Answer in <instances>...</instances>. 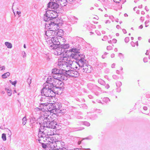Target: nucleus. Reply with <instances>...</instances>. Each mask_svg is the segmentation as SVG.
<instances>
[{"mask_svg": "<svg viewBox=\"0 0 150 150\" xmlns=\"http://www.w3.org/2000/svg\"><path fill=\"white\" fill-rule=\"evenodd\" d=\"M146 18H149V16L148 15H147V16H146Z\"/></svg>", "mask_w": 150, "mask_h": 150, "instance_id": "nucleus-42", "label": "nucleus"}, {"mask_svg": "<svg viewBox=\"0 0 150 150\" xmlns=\"http://www.w3.org/2000/svg\"><path fill=\"white\" fill-rule=\"evenodd\" d=\"M16 81H14V82H12L11 83L12 85L15 86L16 84Z\"/></svg>", "mask_w": 150, "mask_h": 150, "instance_id": "nucleus-33", "label": "nucleus"}, {"mask_svg": "<svg viewBox=\"0 0 150 150\" xmlns=\"http://www.w3.org/2000/svg\"><path fill=\"white\" fill-rule=\"evenodd\" d=\"M55 78L53 79V82H52L55 87L56 88L57 91H55V92H57V94H60V93L62 92V90H61L59 88V86L62 84V83L61 81L62 79L61 77L53 76Z\"/></svg>", "mask_w": 150, "mask_h": 150, "instance_id": "nucleus-5", "label": "nucleus"}, {"mask_svg": "<svg viewBox=\"0 0 150 150\" xmlns=\"http://www.w3.org/2000/svg\"><path fill=\"white\" fill-rule=\"evenodd\" d=\"M83 72L86 73H90L93 70V68L91 66L88 64H85L83 67Z\"/></svg>", "mask_w": 150, "mask_h": 150, "instance_id": "nucleus-11", "label": "nucleus"}, {"mask_svg": "<svg viewBox=\"0 0 150 150\" xmlns=\"http://www.w3.org/2000/svg\"><path fill=\"white\" fill-rule=\"evenodd\" d=\"M105 16L106 17H108V15L107 14H105Z\"/></svg>", "mask_w": 150, "mask_h": 150, "instance_id": "nucleus-41", "label": "nucleus"}, {"mask_svg": "<svg viewBox=\"0 0 150 150\" xmlns=\"http://www.w3.org/2000/svg\"><path fill=\"white\" fill-rule=\"evenodd\" d=\"M26 117H24L23 118V124L24 125H25L26 123Z\"/></svg>", "mask_w": 150, "mask_h": 150, "instance_id": "nucleus-27", "label": "nucleus"}, {"mask_svg": "<svg viewBox=\"0 0 150 150\" xmlns=\"http://www.w3.org/2000/svg\"><path fill=\"white\" fill-rule=\"evenodd\" d=\"M139 11H136V13H137L138 14V13H139Z\"/></svg>", "mask_w": 150, "mask_h": 150, "instance_id": "nucleus-43", "label": "nucleus"}, {"mask_svg": "<svg viewBox=\"0 0 150 150\" xmlns=\"http://www.w3.org/2000/svg\"><path fill=\"white\" fill-rule=\"evenodd\" d=\"M42 138H40V139H39V141H40V140H41L42 139Z\"/></svg>", "mask_w": 150, "mask_h": 150, "instance_id": "nucleus-47", "label": "nucleus"}, {"mask_svg": "<svg viewBox=\"0 0 150 150\" xmlns=\"http://www.w3.org/2000/svg\"><path fill=\"white\" fill-rule=\"evenodd\" d=\"M7 92L8 93V94L9 96H10L11 95V90L9 89H6Z\"/></svg>", "mask_w": 150, "mask_h": 150, "instance_id": "nucleus-26", "label": "nucleus"}, {"mask_svg": "<svg viewBox=\"0 0 150 150\" xmlns=\"http://www.w3.org/2000/svg\"><path fill=\"white\" fill-rule=\"evenodd\" d=\"M2 138L4 141H5L6 140V135L5 134H3L2 135Z\"/></svg>", "mask_w": 150, "mask_h": 150, "instance_id": "nucleus-25", "label": "nucleus"}, {"mask_svg": "<svg viewBox=\"0 0 150 150\" xmlns=\"http://www.w3.org/2000/svg\"><path fill=\"white\" fill-rule=\"evenodd\" d=\"M24 47L25 48H26V46L25 44H24Z\"/></svg>", "mask_w": 150, "mask_h": 150, "instance_id": "nucleus-44", "label": "nucleus"}, {"mask_svg": "<svg viewBox=\"0 0 150 150\" xmlns=\"http://www.w3.org/2000/svg\"><path fill=\"white\" fill-rule=\"evenodd\" d=\"M145 9L147 11H148L149 10V9H148L147 7L146 6L145 7Z\"/></svg>", "mask_w": 150, "mask_h": 150, "instance_id": "nucleus-35", "label": "nucleus"}, {"mask_svg": "<svg viewBox=\"0 0 150 150\" xmlns=\"http://www.w3.org/2000/svg\"><path fill=\"white\" fill-rule=\"evenodd\" d=\"M39 107L35 108L36 111L44 110L48 111L50 113L55 114L57 113L59 110V106L57 103H41Z\"/></svg>", "mask_w": 150, "mask_h": 150, "instance_id": "nucleus-1", "label": "nucleus"}, {"mask_svg": "<svg viewBox=\"0 0 150 150\" xmlns=\"http://www.w3.org/2000/svg\"><path fill=\"white\" fill-rule=\"evenodd\" d=\"M44 94L47 97H53L55 95L54 91L52 90L43 88L42 91Z\"/></svg>", "mask_w": 150, "mask_h": 150, "instance_id": "nucleus-9", "label": "nucleus"}, {"mask_svg": "<svg viewBox=\"0 0 150 150\" xmlns=\"http://www.w3.org/2000/svg\"><path fill=\"white\" fill-rule=\"evenodd\" d=\"M5 44L8 48H11L12 47V44L10 42H6L5 43Z\"/></svg>", "mask_w": 150, "mask_h": 150, "instance_id": "nucleus-24", "label": "nucleus"}, {"mask_svg": "<svg viewBox=\"0 0 150 150\" xmlns=\"http://www.w3.org/2000/svg\"><path fill=\"white\" fill-rule=\"evenodd\" d=\"M56 142L55 141H54L51 143H46V144H47V147H48L49 146V145H51V144H52V143L54 142Z\"/></svg>", "mask_w": 150, "mask_h": 150, "instance_id": "nucleus-28", "label": "nucleus"}, {"mask_svg": "<svg viewBox=\"0 0 150 150\" xmlns=\"http://www.w3.org/2000/svg\"><path fill=\"white\" fill-rule=\"evenodd\" d=\"M137 1H136V0H135L134 1V2L135 3H137Z\"/></svg>", "mask_w": 150, "mask_h": 150, "instance_id": "nucleus-45", "label": "nucleus"}, {"mask_svg": "<svg viewBox=\"0 0 150 150\" xmlns=\"http://www.w3.org/2000/svg\"><path fill=\"white\" fill-rule=\"evenodd\" d=\"M141 14H142L144 15L145 14V12L143 11H141Z\"/></svg>", "mask_w": 150, "mask_h": 150, "instance_id": "nucleus-37", "label": "nucleus"}, {"mask_svg": "<svg viewBox=\"0 0 150 150\" xmlns=\"http://www.w3.org/2000/svg\"><path fill=\"white\" fill-rule=\"evenodd\" d=\"M93 7H91V8L90 9H91V10H92V9H93Z\"/></svg>", "mask_w": 150, "mask_h": 150, "instance_id": "nucleus-46", "label": "nucleus"}, {"mask_svg": "<svg viewBox=\"0 0 150 150\" xmlns=\"http://www.w3.org/2000/svg\"><path fill=\"white\" fill-rule=\"evenodd\" d=\"M51 2H49L47 4V7L54 10L57 9L59 6V3L62 6H65L67 4V2H71L73 0H50Z\"/></svg>", "mask_w": 150, "mask_h": 150, "instance_id": "nucleus-4", "label": "nucleus"}, {"mask_svg": "<svg viewBox=\"0 0 150 150\" xmlns=\"http://www.w3.org/2000/svg\"><path fill=\"white\" fill-rule=\"evenodd\" d=\"M13 12L14 13V15H15V13L14 12Z\"/></svg>", "mask_w": 150, "mask_h": 150, "instance_id": "nucleus-52", "label": "nucleus"}, {"mask_svg": "<svg viewBox=\"0 0 150 150\" xmlns=\"http://www.w3.org/2000/svg\"><path fill=\"white\" fill-rule=\"evenodd\" d=\"M5 69V67L4 66H2L1 67H0V70H4Z\"/></svg>", "mask_w": 150, "mask_h": 150, "instance_id": "nucleus-31", "label": "nucleus"}, {"mask_svg": "<svg viewBox=\"0 0 150 150\" xmlns=\"http://www.w3.org/2000/svg\"><path fill=\"white\" fill-rule=\"evenodd\" d=\"M61 21V19H57V21H55L54 22H52L50 21L51 23H48L49 26V28L52 31L56 32L59 29L58 25L60 23V22Z\"/></svg>", "mask_w": 150, "mask_h": 150, "instance_id": "nucleus-6", "label": "nucleus"}, {"mask_svg": "<svg viewBox=\"0 0 150 150\" xmlns=\"http://www.w3.org/2000/svg\"><path fill=\"white\" fill-rule=\"evenodd\" d=\"M21 13V12L20 11H17L16 12V14L17 15L18 17H19L20 16V14Z\"/></svg>", "mask_w": 150, "mask_h": 150, "instance_id": "nucleus-29", "label": "nucleus"}, {"mask_svg": "<svg viewBox=\"0 0 150 150\" xmlns=\"http://www.w3.org/2000/svg\"><path fill=\"white\" fill-rule=\"evenodd\" d=\"M54 86L52 84V83H48L47 85H46L45 88H43L46 89H47L52 90L54 91V88H55Z\"/></svg>", "mask_w": 150, "mask_h": 150, "instance_id": "nucleus-16", "label": "nucleus"}, {"mask_svg": "<svg viewBox=\"0 0 150 150\" xmlns=\"http://www.w3.org/2000/svg\"><path fill=\"white\" fill-rule=\"evenodd\" d=\"M46 122V126L47 127L49 128L54 129L56 127L55 126V124L53 122H50V121H47Z\"/></svg>", "mask_w": 150, "mask_h": 150, "instance_id": "nucleus-13", "label": "nucleus"}, {"mask_svg": "<svg viewBox=\"0 0 150 150\" xmlns=\"http://www.w3.org/2000/svg\"><path fill=\"white\" fill-rule=\"evenodd\" d=\"M121 0H113L116 3H119Z\"/></svg>", "mask_w": 150, "mask_h": 150, "instance_id": "nucleus-32", "label": "nucleus"}, {"mask_svg": "<svg viewBox=\"0 0 150 150\" xmlns=\"http://www.w3.org/2000/svg\"><path fill=\"white\" fill-rule=\"evenodd\" d=\"M59 47H60L61 49L60 50H61V48H62L65 49H68L69 48V46L68 44H62L60 45Z\"/></svg>", "mask_w": 150, "mask_h": 150, "instance_id": "nucleus-22", "label": "nucleus"}, {"mask_svg": "<svg viewBox=\"0 0 150 150\" xmlns=\"http://www.w3.org/2000/svg\"><path fill=\"white\" fill-rule=\"evenodd\" d=\"M62 69L60 68V70H59L58 69H55L52 70V73L56 75H57L58 76L62 77L61 75L63 74V73H61V72H63Z\"/></svg>", "mask_w": 150, "mask_h": 150, "instance_id": "nucleus-14", "label": "nucleus"}, {"mask_svg": "<svg viewBox=\"0 0 150 150\" xmlns=\"http://www.w3.org/2000/svg\"><path fill=\"white\" fill-rule=\"evenodd\" d=\"M28 80H29V81H31V80H30V79H28Z\"/></svg>", "mask_w": 150, "mask_h": 150, "instance_id": "nucleus-49", "label": "nucleus"}, {"mask_svg": "<svg viewBox=\"0 0 150 150\" xmlns=\"http://www.w3.org/2000/svg\"><path fill=\"white\" fill-rule=\"evenodd\" d=\"M109 17L110 19H113L114 18L113 16H109Z\"/></svg>", "mask_w": 150, "mask_h": 150, "instance_id": "nucleus-34", "label": "nucleus"}, {"mask_svg": "<svg viewBox=\"0 0 150 150\" xmlns=\"http://www.w3.org/2000/svg\"><path fill=\"white\" fill-rule=\"evenodd\" d=\"M59 143L58 141L54 142L52 143V144L49 145V146L48 148H50L49 150L54 149L56 148L58 146H57V144Z\"/></svg>", "mask_w": 150, "mask_h": 150, "instance_id": "nucleus-19", "label": "nucleus"}, {"mask_svg": "<svg viewBox=\"0 0 150 150\" xmlns=\"http://www.w3.org/2000/svg\"><path fill=\"white\" fill-rule=\"evenodd\" d=\"M60 45V44H53V45H51L50 47L51 49H52L57 50L55 51V52H54L55 54L57 55L61 54V56L60 57V58L62 56V54L64 53V52L62 53H61V51L60 50V47H59Z\"/></svg>", "mask_w": 150, "mask_h": 150, "instance_id": "nucleus-8", "label": "nucleus"}, {"mask_svg": "<svg viewBox=\"0 0 150 150\" xmlns=\"http://www.w3.org/2000/svg\"><path fill=\"white\" fill-rule=\"evenodd\" d=\"M69 60L65 58V59H61L60 61H59L58 63V67L61 69H62L63 70V72H61V73H63V74H64V75H65L67 76H71L76 77H77L78 76V72L75 71L74 70H69V69L70 67L67 64H62L63 61H64V60ZM68 60L67 61V62H69Z\"/></svg>", "mask_w": 150, "mask_h": 150, "instance_id": "nucleus-2", "label": "nucleus"}, {"mask_svg": "<svg viewBox=\"0 0 150 150\" xmlns=\"http://www.w3.org/2000/svg\"><path fill=\"white\" fill-rule=\"evenodd\" d=\"M24 55H23V57H25L26 56V54H25V52H24Z\"/></svg>", "mask_w": 150, "mask_h": 150, "instance_id": "nucleus-40", "label": "nucleus"}, {"mask_svg": "<svg viewBox=\"0 0 150 150\" xmlns=\"http://www.w3.org/2000/svg\"><path fill=\"white\" fill-rule=\"evenodd\" d=\"M124 16H125V17H126V16H128V15L127 14V13H125L124 15Z\"/></svg>", "mask_w": 150, "mask_h": 150, "instance_id": "nucleus-38", "label": "nucleus"}, {"mask_svg": "<svg viewBox=\"0 0 150 150\" xmlns=\"http://www.w3.org/2000/svg\"><path fill=\"white\" fill-rule=\"evenodd\" d=\"M76 59L79 60L78 64L80 67H83L85 65V64H87L84 62V56L82 57L80 56L79 59Z\"/></svg>", "mask_w": 150, "mask_h": 150, "instance_id": "nucleus-15", "label": "nucleus"}, {"mask_svg": "<svg viewBox=\"0 0 150 150\" xmlns=\"http://www.w3.org/2000/svg\"><path fill=\"white\" fill-rule=\"evenodd\" d=\"M142 5H139L138 6V8H142Z\"/></svg>", "mask_w": 150, "mask_h": 150, "instance_id": "nucleus-36", "label": "nucleus"}, {"mask_svg": "<svg viewBox=\"0 0 150 150\" xmlns=\"http://www.w3.org/2000/svg\"><path fill=\"white\" fill-rule=\"evenodd\" d=\"M64 33V32L63 31L62 29H59L57 32H56L55 35L57 34V36L60 37L59 38V39H60V40L61 39L62 40H63V41L64 42L66 41V40L62 37V36L63 35Z\"/></svg>", "mask_w": 150, "mask_h": 150, "instance_id": "nucleus-12", "label": "nucleus"}, {"mask_svg": "<svg viewBox=\"0 0 150 150\" xmlns=\"http://www.w3.org/2000/svg\"><path fill=\"white\" fill-rule=\"evenodd\" d=\"M38 111H39V110ZM40 111H42L40 112L41 117L42 119L44 120H47L48 117L49 116L50 112L48 111H45V110H40Z\"/></svg>", "mask_w": 150, "mask_h": 150, "instance_id": "nucleus-10", "label": "nucleus"}, {"mask_svg": "<svg viewBox=\"0 0 150 150\" xmlns=\"http://www.w3.org/2000/svg\"><path fill=\"white\" fill-rule=\"evenodd\" d=\"M50 12L48 11H47L45 14H44V19H51V18H52V16H50Z\"/></svg>", "mask_w": 150, "mask_h": 150, "instance_id": "nucleus-20", "label": "nucleus"}, {"mask_svg": "<svg viewBox=\"0 0 150 150\" xmlns=\"http://www.w3.org/2000/svg\"><path fill=\"white\" fill-rule=\"evenodd\" d=\"M42 147L43 148L45 149L46 147H47V144H45L43 143L42 144Z\"/></svg>", "mask_w": 150, "mask_h": 150, "instance_id": "nucleus-30", "label": "nucleus"}, {"mask_svg": "<svg viewBox=\"0 0 150 150\" xmlns=\"http://www.w3.org/2000/svg\"><path fill=\"white\" fill-rule=\"evenodd\" d=\"M56 32H54L52 31L51 30H48L46 32V34L47 37H52L53 36H54V35H55Z\"/></svg>", "mask_w": 150, "mask_h": 150, "instance_id": "nucleus-18", "label": "nucleus"}, {"mask_svg": "<svg viewBox=\"0 0 150 150\" xmlns=\"http://www.w3.org/2000/svg\"><path fill=\"white\" fill-rule=\"evenodd\" d=\"M93 19H96V18L95 17H94L93 18Z\"/></svg>", "mask_w": 150, "mask_h": 150, "instance_id": "nucleus-50", "label": "nucleus"}, {"mask_svg": "<svg viewBox=\"0 0 150 150\" xmlns=\"http://www.w3.org/2000/svg\"><path fill=\"white\" fill-rule=\"evenodd\" d=\"M60 39H59L57 37L55 38L54 37H52L51 38V40L53 44H60V42L59 41Z\"/></svg>", "mask_w": 150, "mask_h": 150, "instance_id": "nucleus-17", "label": "nucleus"}, {"mask_svg": "<svg viewBox=\"0 0 150 150\" xmlns=\"http://www.w3.org/2000/svg\"><path fill=\"white\" fill-rule=\"evenodd\" d=\"M137 8V7H134L133 8V10L134 11H136V9Z\"/></svg>", "mask_w": 150, "mask_h": 150, "instance_id": "nucleus-39", "label": "nucleus"}, {"mask_svg": "<svg viewBox=\"0 0 150 150\" xmlns=\"http://www.w3.org/2000/svg\"><path fill=\"white\" fill-rule=\"evenodd\" d=\"M55 18V17H54V18H52V19H54Z\"/></svg>", "mask_w": 150, "mask_h": 150, "instance_id": "nucleus-51", "label": "nucleus"}, {"mask_svg": "<svg viewBox=\"0 0 150 150\" xmlns=\"http://www.w3.org/2000/svg\"><path fill=\"white\" fill-rule=\"evenodd\" d=\"M45 142L46 143H50L55 141L54 140V139L53 137H47V138L45 139Z\"/></svg>", "mask_w": 150, "mask_h": 150, "instance_id": "nucleus-21", "label": "nucleus"}, {"mask_svg": "<svg viewBox=\"0 0 150 150\" xmlns=\"http://www.w3.org/2000/svg\"><path fill=\"white\" fill-rule=\"evenodd\" d=\"M66 52H69L68 54L69 56L72 58L75 59H79L80 57V55L78 53V51L76 49L72 48L69 51H67Z\"/></svg>", "mask_w": 150, "mask_h": 150, "instance_id": "nucleus-7", "label": "nucleus"}, {"mask_svg": "<svg viewBox=\"0 0 150 150\" xmlns=\"http://www.w3.org/2000/svg\"><path fill=\"white\" fill-rule=\"evenodd\" d=\"M10 75V73L9 72H7L2 75V77L3 79H5L9 76Z\"/></svg>", "mask_w": 150, "mask_h": 150, "instance_id": "nucleus-23", "label": "nucleus"}, {"mask_svg": "<svg viewBox=\"0 0 150 150\" xmlns=\"http://www.w3.org/2000/svg\"><path fill=\"white\" fill-rule=\"evenodd\" d=\"M80 143H81V142H79L78 143V144H80Z\"/></svg>", "mask_w": 150, "mask_h": 150, "instance_id": "nucleus-48", "label": "nucleus"}, {"mask_svg": "<svg viewBox=\"0 0 150 150\" xmlns=\"http://www.w3.org/2000/svg\"><path fill=\"white\" fill-rule=\"evenodd\" d=\"M69 52H65L64 53L62 54V56L60 58L59 60V61H60L62 59H65V58L69 59V62H67L68 60H64V61H63L62 64H67L69 67L71 68L74 69H76L78 68V66L79 65L78 63L75 61H72L71 60L70 57L69 56V55L68 54Z\"/></svg>", "mask_w": 150, "mask_h": 150, "instance_id": "nucleus-3", "label": "nucleus"}]
</instances>
